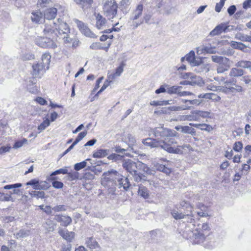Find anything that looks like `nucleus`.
<instances>
[{"label":"nucleus","mask_w":251,"mask_h":251,"mask_svg":"<svg viewBox=\"0 0 251 251\" xmlns=\"http://www.w3.org/2000/svg\"><path fill=\"white\" fill-rule=\"evenodd\" d=\"M197 128L201 130H205L208 132L213 129L212 127L210 125L206 124H199L198 127H197Z\"/></svg>","instance_id":"obj_47"},{"label":"nucleus","mask_w":251,"mask_h":251,"mask_svg":"<svg viewBox=\"0 0 251 251\" xmlns=\"http://www.w3.org/2000/svg\"><path fill=\"white\" fill-rule=\"evenodd\" d=\"M182 133L185 134H189L193 136L196 135V132L194 128L189 126H183L182 128Z\"/></svg>","instance_id":"obj_41"},{"label":"nucleus","mask_w":251,"mask_h":251,"mask_svg":"<svg viewBox=\"0 0 251 251\" xmlns=\"http://www.w3.org/2000/svg\"><path fill=\"white\" fill-rule=\"evenodd\" d=\"M50 58L51 56L50 54L48 52H46L42 55L41 60L39 62L46 66L47 69H49Z\"/></svg>","instance_id":"obj_24"},{"label":"nucleus","mask_w":251,"mask_h":251,"mask_svg":"<svg viewBox=\"0 0 251 251\" xmlns=\"http://www.w3.org/2000/svg\"><path fill=\"white\" fill-rule=\"evenodd\" d=\"M27 141V139H26L25 138L23 139L22 140L17 141L15 143L14 145L13 146V148H14V149L20 148L22 147L24 144L26 143Z\"/></svg>","instance_id":"obj_57"},{"label":"nucleus","mask_w":251,"mask_h":251,"mask_svg":"<svg viewBox=\"0 0 251 251\" xmlns=\"http://www.w3.org/2000/svg\"><path fill=\"white\" fill-rule=\"evenodd\" d=\"M182 87L181 86H173L169 87L167 89V92L170 94H177L179 96L180 90H181Z\"/></svg>","instance_id":"obj_36"},{"label":"nucleus","mask_w":251,"mask_h":251,"mask_svg":"<svg viewBox=\"0 0 251 251\" xmlns=\"http://www.w3.org/2000/svg\"><path fill=\"white\" fill-rule=\"evenodd\" d=\"M138 194L144 198V199H148L149 198V192L147 188L142 185L139 186Z\"/></svg>","instance_id":"obj_28"},{"label":"nucleus","mask_w":251,"mask_h":251,"mask_svg":"<svg viewBox=\"0 0 251 251\" xmlns=\"http://www.w3.org/2000/svg\"><path fill=\"white\" fill-rule=\"evenodd\" d=\"M36 44L42 48H55L57 44L50 37H39L36 39Z\"/></svg>","instance_id":"obj_9"},{"label":"nucleus","mask_w":251,"mask_h":251,"mask_svg":"<svg viewBox=\"0 0 251 251\" xmlns=\"http://www.w3.org/2000/svg\"><path fill=\"white\" fill-rule=\"evenodd\" d=\"M22 186V184L20 183H15L13 184L7 185L4 186L3 188L4 189L9 190L13 188H17L19 187H21Z\"/></svg>","instance_id":"obj_60"},{"label":"nucleus","mask_w":251,"mask_h":251,"mask_svg":"<svg viewBox=\"0 0 251 251\" xmlns=\"http://www.w3.org/2000/svg\"><path fill=\"white\" fill-rule=\"evenodd\" d=\"M173 150H178L179 151V152H171V153H176V154H181L183 153V151H187L190 150L191 146L189 144H185L182 146H178L177 148H174L172 147Z\"/></svg>","instance_id":"obj_30"},{"label":"nucleus","mask_w":251,"mask_h":251,"mask_svg":"<svg viewBox=\"0 0 251 251\" xmlns=\"http://www.w3.org/2000/svg\"><path fill=\"white\" fill-rule=\"evenodd\" d=\"M122 157H123V156L122 155H119L117 154H115V153H113V154L109 155L107 157V158L109 160L116 161V160L121 159Z\"/></svg>","instance_id":"obj_62"},{"label":"nucleus","mask_w":251,"mask_h":251,"mask_svg":"<svg viewBox=\"0 0 251 251\" xmlns=\"http://www.w3.org/2000/svg\"><path fill=\"white\" fill-rule=\"evenodd\" d=\"M75 23L76 24L77 27L81 31V33L87 37L90 38H96L97 36L93 33L87 26L83 22L78 20H75Z\"/></svg>","instance_id":"obj_13"},{"label":"nucleus","mask_w":251,"mask_h":251,"mask_svg":"<svg viewBox=\"0 0 251 251\" xmlns=\"http://www.w3.org/2000/svg\"><path fill=\"white\" fill-rule=\"evenodd\" d=\"M109 173L112 179L118 182L119 188L123 187L124 189L126 191H127L129 189L131 184L127 177H124L115 170H111L109 172Z\"/></svg>","instance_id":"obj_6"},{"label":"nucleus","mask_w":251,"mask_h":251,"mask_svg":"<svg viewBox=\"0 0 251 251\" xmlns=\"http://www.w3.org/2000/svg\"><path fill=\"white\" fill-rule=\"evenodd\" d=\"M209 230V225L207 223H203L199 228L196 229L193 232L194 243L198 244L203 243L205 240V233Z\"/></svg>","instance_id":"obj_5"},{"label":"nucleus","mask_w":251,"mask_h":251,"mask_svg":"<svg viewBox=\"0 0 251 251\" xmlns=\"http://www.w3.org/2000/svg\"><path fill=\"white\" fill-rule=\"evenodd\" d=\"M118 5L115 0H104L103 11L109 19L115 18L117 13Z\"/></svg>","instance_id":"obj_3"},{"label":"nucleus","mask_w":251,"mask_h":251,"mask_svg":"<svg viewBox=\"0 0 251 251\" xmlns=\"http://www.w3.org/2000/svg\"><path fill=\"white\" fill-rule=\"evenodd\" d=\"M57 178L56 177H51V179L53 180L52 182V186L55 189H61L63 187V183L59 181L56 180Z\"/></svg>","instance_id":"obj_42"},{"label":"nucleus","mask_w":251,"mask_h":251,"mask_svg":"<svg viewBox=\"0 0 251 251\" xmlns=\"http://www.w3.org/2000/svg\"><path fill=\"white\" fill-rule=\"evenodd\" d=\"M85 244L91 250L96 249L99 247L98 242L93 237L87 238Z\"/></svg>","instance_id":"obj_23"},{"label":"nucleus","mask_w":251,"mask_h":251,"mask_svg":"<svg viewBox=\"0 0 251 251\" xmlns=\"http://www.w3.org/2000/svg\"><path fill=\"white\" fill-rule=\"evenodd\" d=\"M228 69V67L223 65V64H219L217 68V72L218 74L224 73L225 71H227Z\"/></svg>","instance_id":"obj_56"},{"label":"nucleus","mask_w":251,"mask_h":251,"mask_svg":"<svg viewBox=\"0 0 251 251\" xmlns=\"http://www.w3.org/2000/svg\"><path fill=\"white\" fill-rule=\"evenodd\" d=\"M125 65V64L123 62L118 68H117L115 73L117 76H120L122 73L123 72Z\"/></svg>","instance_id":"obj_58"},{"label":"nucleus","mask_w":251,"mask_h":251,"mask_svg":"<svg viewBox=\"0 0 251 251\" xmlns=\"http://www.w3.org/2000/svg\"><path fill=\"white\" fill-rule=\"evenodd\" d=\"M169 104H170V103L169 102V101H167V100H163V101L153 100L150 102V104L151 105H153V106H158V105H166Z\"/></svg>","instance_id":"obj_54"},{"label":"nucleus","mask_w":251,"mask_h":251,"mask_svg":"<svg viewBox=\"0 0 251 251\" xmlns=\"http://www.w3.org/2000/svg\"><path fill=\"white\" fill-rule=\"evenodd\" d=\"M143 11L144 5L142 2L137 4L133 10L130 17V19L132 21V25L134 29L137 28L143 23V21H140V22H137V20L143 15Z\"/></svg>","instance_id":"obj_4"},{"label":"nucleus","mask_w":251,"mask_h":251,"mask_svg":"<svg viewBox=\"0 0 251 251\" xmlns=\"http://www.w3.org/2000/svg\"><path fill=\"white\" fill-rule=\"evenodd\" d=\"M56 23L57 25L55 27V30L60 37L63 35H67L70 33L69 26L65 22L62 21L60 19H58Z\"/></svg>","instance_id":"obj_10"},{"label":"nucleus","mask_w":251,"mask_h":251,"mask_svg":"<svg viewBox=\"0 0 251 251\" xmlns=\"http://www.w3.org/2000/svg\"><path fill=\"white\" fill-rule=\"evenodd\" d=\"M202 50L207 53L214 54L217 52L216 48L215 47H212L210 45L204 46L202 48Z\"/></svg>","instance_id":"obj_45"},{"label":"nucleus","mask_w":251,"mask_h":251,"mask_svg":"<svg viewBox=\"0 0 251 251\" xmlns=\"http://www.w3.org/2000/svg\"><path fill=\"white\" fill-rule=\"evenodd\" d=\"M58 233L64 239L69 242L72 241L75 235L74 232L69 231L67 229L59 230Z\"/></svg>","instance_id":"obj_18"},{"label":"nucleus","mask_w":251,"mask_h":251,"mask_svg":"<svg viewBox=\"0 0 251 251\" xmlns=\"http://www.w3.org/2000/svg\"><path fill=\"white\" fill-rule=\"evenodd\" d=\"M198 206L199 208H201V211H200V212H197V214L198 215V216L199 217H206L209 216V215L207 213H206V212L203 211V210H204L206 208V207L204 206L203 204H199L198 205Z\"/></svg>","instance_id":"obj_49"},{"label":"nucleus","mask_w":251,"mask_h":251,"mask_svg":"<svg viewBox=\"0 0 251 251\" xmlns=\"http://www.w3.org/2000/svg\"><path fill=\"white\" fill-rule=\"evenodd\" d=\"M230 46L233 49L240 50L243 51L247 46L241 42L232 41L230 42Z\"/></svg>","instance_id":"obj_34"},{"label":"nucleus","mask_w":251,"mask_h":251,"mask_svg":"<svg viewBox=\"0 0 251 251\" xmlns=\"http://www.w3.org/2000/svg\"><path fill=\"white\" fill-rule=\"evenodd\" d=\"M142 171L146 173H149L150 170L149 168L145 163L140 161L137 162V171Z\"/></svg>","instance_id":"obj_32"},{"label":"nucleus","mask_w":251,"mask_h":251,"mask_svg":"<svg viewBox=\"0 0 251 251\" xmlns=\"http://www.w3.org/2000/svg\"><path fill=\"white\" fill-rule=\"evenodd\" d=\"M246 35L242 33L238 32L235 35V38L242 42H245Z\"/></svg>","instance_id":"obj_59"},{"label":"nucleus","mask_w":251,"mask_h":251,"mask_svg":"<svg viewBox=\"0 0 251 251\" xmlns=\"http://www.w3.org/2000/svg\"><path fill=\"white\" fill-rule=\"evenodd\" d=\"M143 143L151 148L161 147L162 149L168 152H179V151L177 150H173L172 146H169L166 144H163L164 141H159V140L148 138L144 139L142 141Z\"/></svg>","instance_id":"obj_2"},{"label":"nucleus","mask_w":251,"mask_h":251,"mask_svg":"<svg viewBox=\"0 0 251 251\" xmlns=\"http://www.w3.org/2000/svg\"><path fill=\"white\" fill-rule=\"evenodd\" d=\"M180 206L184 209L185 211L189 212V213H190V211L192 213L193 207L187 201H181Z\"/></svg>","instance_id":"obj_39"},{"label":"nucleus","mask_w":251,"mask_h":251,"mask_svg":"<svg viewBox=\"0 0 251 251\" xmlns=\"http://www.w3.org/2000/svg\"><path fill=\"white\" fill-rule=\"evenodd\" d=\"M235 66L236 67L250 69L251 68V62L250 61L241 60L237 62Z\"/></svg>","instance_id":"obj_33"},{"label":"nucleus","mask_w":251,"mask_h":251,"mask_svg":"<svg viewBox=\"0 0 251 251\" xmlns=\"http://www.w3.org/2000/svg\"><path fill=\"white\" fill-rule=\"evenodd\" d=\"M151 132L155 137L160 138V140H159V141H164L163 144H164L171 146L172 145L176 144L173 137L176 136L177 132L174 130L159 126L153 128Z\"/></svg>","instance_id":"obj_1"},{"label":"nucleus","mask_w":251,"mask_h":251,"mask_svg":"<svg viewBox=\"0 0 251 251\" xmlns=\"http://www.w3.org/2000/svg\"><path fill=\"white\" fill-rule=\"evenodd\" d=\"M30 230L28 229H22L17 232L14 233V235L17 239L26 238L30 235Z\"/></svg>","instance_id":"obj_26"},{"label":"nucleus","mask_w":251,"mask_h":251,"mask_svg":"<svg viewBox=\"0 0 251 251\" xmlns=\"http://www.w3.org/2000/svg\"><path fill=\"white\" fill-rule=\"evenodd\" d=\"M54 212L65 211L66 210V206L64 205H59L52 208Z\"/></svg>","instance_id":"obj_61"},{"label":"nucleus","mask_w":251,"mask_h":251,"mask_svg":"<svg viewBox=\"0 0 251 251\" xmlns=\"http://www.w3.org/2000/svg\"><path fill=\"white\" fill-rule=\"evenodd\" d=\"M12 197L10 195L4 194L0 192V201H8L12 200Z\"/></svg>","instance_id":"obj_51"},{"label":"nucleus","mask_w":251,"mask_h":251,"mask_svg":"<svg viewBox=\"0 0 251 251\" xmlns=\"http://www.w3.org/2000/svg\"><path fill=\"white\" fill-rule=\"evenodd\" d=\"M197 113L199 117V121H200V117H201L202 118H211L212 116V114L211 113L210 111H205L197 110Z\"/></svg>","instance_id":"obj_38"},{"label":"nucleus","mask_w":251,"mask_h":251,"mask_svg":"<svg viewBox=\"0 0 251 251\" xmlns=\"http://www.w3.org/2000/svg\"><path fill=\"white\" fill-rule=\"evenodd\" d=\"M75 23L76 24L77 27L81 31V33L87 37L90 38H96L97 36L93 33L87 26L83 22L78 20H75Z\"/></svg>","instance_id":"obj_12"},{"label":"nucleus","mask_w":251,"mask_h":251,"mask_svg":"<svg viewBox=\"0 0 251 251\" xmlns=\"http://www.w3.org/2000/svg\"><path fill=\"white\" fill-rule=\"evenodd\" d=\"M212 60L217 63H219V64H221L223 61L224 59H226V60H228L227 58L224 57L222 56H220L218 55H213L211 57Z\"/></svg>","instance_id":"obj_48"},{"label":"nucleus","mask_w":251,"mask_h":251,"mask_svg":"<svg viewBox=\"0 0 251 251\" xmlns=\"http://www.w3.org/2000/svg\"><path fill=\"white\" fill-rule=\"evenodd\" d=\"M31 19L33 22L40 23L43 19V14L40 11H36L31 13Z\"/></svg>","instance_id":"obj_21"},{"label":"nucleus","mask_w":251,"mask_h":251,"mask_svg":"<svg viewBox=\"0 0 251 251\" xmlns=\"http://www.w3.org/2000/svg\"><path fill=\"white\" fill-rule=\"evenodd\" d=\"M32 75L35 77H41L43 74L45 73L46 67L39 62L33 64L32 65Z\"/></svg>","instance_id":"obj_14"},{"label":"nucleus","mask_w":251,"mask_h":251,"mask_svg":"<svg viewBox=\"0 0 251 251\" xmlns=\"http://www.w3.org/2000/svg\"><path fill=\"white\" fill-rule=\"evenodd\" d=\"M202 101L203 100H202L197 99L193 100H181V102L185 103V105H183L185 110L191 109L194 106H199L202 103Z\"/></svg>","instance_id":"obj_15"},{"label":"nucleus","mask_w":251,"mask_h":251,"mask_svg":"<svg viewBox=\"0 0 251 251\" xmlns=\"http://www.w3.org/2000/svg\"><path fill=\"white\" fill-rule=\"evenodd\" d=\"M43 226L45 230L48 232H52L56 226V224L53 220L48 218L46 220L45 223L43 224Z\"/></svg>","instance_id":"obj_19"},{"label":"nucleus","mask_w":251,"mask_h":251,"mask_svg":"<svg viewBox=\"0 0 251 251\" xmlns=\"http://www.w3.org/2000/svg\"><path fill=\"white\" fill-rule=\"evenodd\" d=\"M171 214L176 220L186 219L188 223H192L194 222V215L190 211V213L186 211L184 212H179L177 210L174 209L171 211Z\"/></svg>","instance_id":"obj_8"},{"label":"nucleus","mask_w":251,"mask_h":251,"mask_svg":"<svg viewBox=\"0 0 251 251\" xmlns=\"http://www.w3.org/2000/svg\"><path fill=\"white\" fill-rule=\"evenodd\" d=\"M109 153V150L99 149L94 152L93 157L97 158H101L106 156Z\"/></svg>","instance_id":"obj_22"},{"label":"nucleus","mask_w":251,"mask_h":251,"mask_svg":"<svg viewBox=\"0 0 251 251\" xmlns=\"http://www.w3.org/2000/svg\"><path fill=\"white\" fill-rule=\"evenodd\" d=\"M251 153V145H248L244 148V157H248Z\"/></svg>","instance_id":"obj_63"},{"label":"nucleus","mask_w":251,"mask_h":251,"mask_svg":"<svg viewBox=\"0 0 251 251\" xmlns=\"http://www.w3.org/2000/svg\"><path fill=\"white\" fill-rule=\"evenodd\" d=\"M244 71L242 69L237 68H233L231 69L229 75L231 77H239L244 75Z\"/></svg>","instance_id":"obj_27"},{"label":"nucleus","mask_w":251,"mask_h":251,"mask_svg":"<svg viewBox=\"0 0 251 251\" xmlns=\"http://www.w3.org/2000/svg\"><path fill=\"white\" fill-rule=\"evenodd\" d=\"M184 59H186L190 64L192 66H196L197 68H195V71L198 73L205 71H208V69L206 67H203V65L201 64L200 61L196 60L195 53L194 51H191L189 53L186 55L184 57H182L181 61L183 62Z\"/></svg>","instance_id":"obj_7"},{"label":"nucleus","mask_w":251,"mask_h":251,"mask_svg":"<svg viewBox=\"0 0 251 251\" xmlns=\"http://www.w3.org/2000/svg\"><path fill=\"white\" fill-rule=\"evenodd\" d=\"M91 159H87L79 163H77L74 165V169L76 171H79L84 168L87 166V161H91Z\"/></svg>","instance_id":"obj_37"},{"label":"nucleus","mask_w":251,"mask_h":251,"mask_svg":"<svg viewBox=\"0 0 251 251\" xmlns=\"http://www.w3.org/2000/svg\"><path fill=\"white\" fill-rule=\"evenodd\" d=\"M243 148V144L240 141L236 142L233 146V150L236 152H240Z\"/></svg>","instance_id":"obj_55"},{"label":"nucleus","mask_w":251,"mask_h":251,"mask_svg":"<svg viewBox=\"0 0 251 251\" xmlns=\"http://www.w3.org/2000/svg\"><path fill=\"white\" fill-rule=\"evenodd\" d=\"M123 168L131 175L137 172V162L131 159L124 160L122 162Z\"/></svg>","instance_id":"obj_11"},{"label":"nucleus","mask_w":251,"mask_h":251,"mask_svg":"<svg viewBox=\"0 0 251 251\" xmlns=\"http://www.w3.org/2000/svg\"><path fill=\"white\" fill-rule=\"evenodd\" d=\"M126 142L128 144L129 147L133 146L136 143V140L133 136L128 134L126 137Z\"/></svg>","instance_id":"obj_43"},{"label":"nucleus","mask_w":251,"mask_h":251,"mask_svg":"<svg viewBox=\"0 0 251 251\" xmlns=\"http://www.w3.org/2000/svg\"><path fill=\"white\" fill-rule=\"evenodd\" d=\"M63 174V175L68 174V170H67V168L66 167L63 168L59 169L55 171L52 172L50 174V176L52 177L54 176H55V175H57L58 174Z\"/></svg>","instance_id":"obj_46"},{"label":"nucleus","mask_w":251,"mask_h":251,"mask_svg":"<svg viewBox=\"0 0 251 251\" xmlns=\"http://www.w3.org/2000/svg\"><path fill=\"white\" fill-rule=\"evenodd\" d=\"M57 14V9L55 8L51 7L48 8L44 13L45 18L50 20L55 18Z\"/></svg>","instance_id":"obj_20"},{"label":"nucleus","mask_w":251,"mask_h":251,"mask_svg":"<svg viewBox=\"0 0 251 251\" xmlns=\"http://www.w3.org/2000/svg\"><path fill=\"white\" fill-rule=\"evenodd\" d=\"M57 25V23L50 21L49 24L46 23L45 25V28L44 29V33L45 35H51L52 38L54 36L52 35L54 33L55 30V27Z\"/></svg>","instance_id":"obj_16"},{"label":"nucleus","mask_w":251,"mask_h":251,"mask_svg":"<svg viewBox=\"0 0 251 251\" xmlns=\"http://www.w3.org/2000/svg\"><path fill=\"white\" fill-rule=\"evenodd\" d=\"M55 220L61 223V225L67 226L69 225L72 221V218L68 216L63 215H56L55 216Z\"/></svg>","instance_id":"obj_17"},{"label":"nucleus","mask_w":251,"mask_h":251,"mask_svg":"<svg viewBox=\"0 0 251 251\" xmlns=\"http://www.w3.org/2000/svg\"><path fill=\"white\" fill-rule=\"evenodd\" d=\"M189 121H199V117L197 113V110L191 112L188 115Z\"/></svg>","instance_id":"obj_50"},{"label":"nucleus","mask_w":251,"mask_h":251,"mask_svg":"<svg viewBox=\"0 0 251 251\" xmlns=\"http://www.w3.org/2000/svg\"><path fill=\"white\" fill-rule=\"evenodd\" d=\"M29 194L32 198L37 199H44L45 198V193L44 191H32L29 192Z\"/></svg>","instance_id":"obj_35"},{"label":"nucleus","mask_w":251,"mask_h":251,"mask_svg":"<svg viewBox=\"0 0 251 251\" xmlns=\"http://www.w3.org/2000/svg\"><path fill=\"white\" fill-rule=\"evenodd\" d=\"M152 15L153 13L151 11L148 10L147 11H145L143 19L141 20L140 21H143V22H145L147 24L150 25L151 24L150 21L151 20Z\"/></svg>","instance_id":"obj_31"},{"label":"nucleus","mask_w":251,"mask_h":251,"mask_svg":"<svg viewBox=\"0 0 251 251\" xmlns=\"http://www.w3.org/2000/svg\"><path fill=\"white\" fill-rule=\"evenodd\" d=\"M50 125V120L48 119L45 120L39 126L38 129L40 130H44L47 127Z\"/></svg>","instance_id":"obj_52"},{"label":"nucleus","mask_w":251,"mask_h":251,"mask_svg":"<svg viewBox=\"0 0 251 251\" xmlns=\"http://www.w3.org/2000/svg\"><path fill=\"white\" fill-rule=\"evenodd\" d=\"M87 131H82L80 133H79L76 139H75V141L74 142L75 144L76 145L80 142L81 140L83 139L87 135Z\"/></svg>","instance_id":"obj_53"},{"label":"nucleus","mask_w":251,"mask_h":251,"mask_svg":"<svg viewBox=\"0 0 251 251\" xmlns=\"http://www.w3.org/2000/svg\"><path fill=\"white\" fill-rule=\"evenodd\" d=\"M133 176L134 180L136 182H141L143 180H145V179L143 178L145 176H142V174L139 172L138 173L137 171L135 173H133L131 174Z\"/></svg>","instance_id":"obj_44"},{"label":"nucleus","mask_w":251,"mask_h":251,"mask_svg":"<svg viewBox=\"0 0 251 251\" xmlns=\"http://www.w3.org/2000/svg\"><path fill=\"white\" fill-rule=\"evenodd\" d=\"M106 19L103 18L101 15L100 14H98L96 16V27L99 29L103 28V26L105 25L106 24Z\"/></svg>","instance_id":"obj_25"},{"label":"nucleus","mask_w":251,"mask_h":251,"mask_svg":"<svg viewBox=\"0 0 251 251\" xmlns=\"http://www.w3.org/2000/svg\"><path fill=\"white\" fill-rule=\"evenodd\" d=\"M78 5L81 6L83 8L84 7H89L91 5L93 0H74Z\"/></svg>","instance_id":"obj_29"},{"label":"nucleus","mask_w":251,"mask_h":251,"mask_svg":"<svg viewBox=\"0 0 251 251\" xmlns=\"http://www.w3.org/2000/svg\"><path fill=\"white\" fill-rule=\"evenodd\" d=\"M234 52L235 51L233 50L230 48H228L223 51L222 54L227 56H231L234 54Z\"/></svg>","instance_id":"obj_64"},{"label":"nucleus","mask_w":251,"mask_h":251,"mask_svg":"<svg viewBox=\"0 0 251 251\" xmlns=\"http://www.w3.org/2000/svg\"><path fill=\"white\" fill-rule=\"evenodd\" d=\"M49 187V183L46 181H39L38 186L35 187V190H47Z\"/></svg>","instance_id":"obj_40"}]
</instances>
